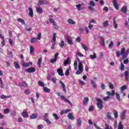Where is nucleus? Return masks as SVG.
Returning a JSON list of instances; mask_svg holds the SVG:
<instances>
[{
    "instance_id": "28",
    "label": "nucleus",
    "mask_w": 129,
    "mask_h": 129,
    "mask_svg": "<svg viewBox=\"0 0 129 129\" xmlns=\"http://www.w3.org/2000/svg\"><path fill=\"white\" fill-rule=\"evenodd\" d=\"M12 98V96L10 95V96H6L5 95H1V98H2V99H5V98Z\"/></svg>"
},
{
    "instance_id": "59",
    "label": "nucleus",
    "mask_w": 129,
    "mask_h": 129,
    "mask_svg": "<svg viewBox=\"0 0 129 129\" xmlns=\"http://www.w3.org/2000/svg\"><path fill=\"white\" fill-rule=\"evenodd\" d=\"M82 48L84 49L85 51L87 50V46L83 44H82Z\"/></svg>"
},
{
    "instance_id": "14",
    "label": "nucleus",
    "mask_w": 129,
    "mask_h": 129,
    "mask_svg": "<svg viewBox=\"0 0 129 129\" xmlns=\"http://www.w3.org/2000/svg\"><path fill=\"white\" fill-rule=\"evenodd\" d=\"M28 10L29 11V15L30 17H31V18H33V17H34V12L33 11V9L29 7Z\"/></svg>"
},
{
    "instance_id": "7",
    "label": "nucleus",
    "mask_w": 129,
    "mask_h": 129,
    "mask_svg": "<svg viewBox=\"0 0 129 129\" xmlns=\"http://www.w3.org/2000/svg\"><path fill=\"white\" fill-rule=\"evenodd\" d=\"M112 2L115 10L118 11L119 7H118V4H117V1L116 0H112Z\"/></svg>"
},
{
    "instance_id": "43",
    "label": "nucleus",
    "mask_w": 129,
    "mask_h": 129,
    "mask_svg": "<svg viewBox=\"0 0 129 129\" xmlns=\"http://www.w3.org/2000/svg\"><path fill=\"white\" fill-rule=\"evenodd\" d=\"M105 129H113L111 126H109V125H108V124L106 123L105 124Z\"/></svg>"
},
{
    "instance_id": "30",
    "label": "nucleus",
    "mask_w": 129,
    "mask_h": 129,
    "mask_svg": "<svg viewBox=\"0 0 129 129\" xmlns=\"http://www.w3.org/2000/svg\"><path fill=\"white\" fill-rule=\"evenodd\" d=\"M113 22L114 29H117V24L116 23V21H115V18L113 19Z\"/></svg>"
},
{
    "instance_id": "34",
    "label": "nucleus",
    "mask_w": 129,
    "mask_h": 129,
    "mask_svg": "<svg viewBox=\"0 0 129 129\" xmlns=\"http://www.w3.org/2000/svg\"><path fill=\"white\" fill-rule=\"evenodd\" d=\"M88 101H89V98L88 97H85L83 102L84 105H86V102H88Z\"/></svg>"
},
{
    "instance_id": "37",
    "label": "nucleus",
    "mask_w": 129,
    "mask_h": 129,
    "mask_svg": "<svg viewBox=\"0 0 129 129\" xmlns=\"http://www.w3.org/2000/svg\"><path fill=\"white\" fill-rule=\"evenodd\" d=\"M77 121L78 122V125L79 126H81V123H82V120H81V118H79L77 120Z\"/></svg>"
},
{
    "instance_id": "18",
    "label": "nucleus",
    "mask_w": 129,
    "mask_h": 129,
    "mask_svg": "<svg viewBox=\"0 0 129 129\" xmlns=\"http://www.w3.org/2000/svg\"><path fill=\"white\" fill-rule=\"evenodd\" d=\"M14 67L16 69H20V68H21V66L19 64V63L18 62L14 61Z\"/></svg>"
},
{
    "instance_id": "4",
    "label": "nucleus",
    "mask_w": 129,
    "mask_h": 129,
    "mask_svg": "<svg viewBox=\"0 0 129 129\" xmlns=\"http://www.w3.org/2000/svg\"><path fill=\"white\" fill-rule=\"evenodd\" d=\"M124 76L125 77V80L128 82L129 81V72L128 71H126L123 73Z\"/></svg>"
},
{
    "instance_id": "45",
    "label": "nucleus",
    "mask_w": 129,
    "mask_h": 129,
    "mask_svg": "<svg viewBox=\"0 0 129 129\" xmlns=\"http://www.w3.org/2000/svg\"><path fill=\"white\" fill-rule=\"evenodd\" d=\"M89 57L93 60V59H95V58H96V54L94 53L93 55H90Z\"/></svg>"
},
{
    "instance_id": "58",
    "label": "nucleus",
    "mask_w": 129,
    "mask_h": 129,
    "mask_svg": "<svg viewBox=\"0 0 129 129\" xmlns=\"http://www.w3.org/2000/svg\"><path fill=\"white\" fill-rule=\"evenodd\" d=\"M0 82H1V85H2L1 88H4V83H3V79H2V78L0 79Z\"/></svg>"
},
{
    "instance_id": "46",
    "label": "nucleus",
    "mask_w": 129,
    "mask_h": 129,
    "mask_svg": "<svg viewBox=\"0 0 129 129\" xmlns=\"http://www.w3.org/2000/svg\"><path fill=\"white\" fill-rule=\"evenodd\" d=\"M42 38V33H39L37 35V37L36 38L37 39V40H41Z\"/></svg>"
},
{
    "instance_id": "52",
    "label": "nucleus",
    "mask_w": 129,
    "mask_h": 129,
    "mask_svg": "<svg viewBox=\"0 0 129 129\" xmlns=\"http://www.w3.org/2000/svg\"><path fill=\"white\" fill-rule=\"evenodd\" d=\"M127 87L126 85L123 86L121 87H120V90L121 91H123V90H125L126 89Z\"/></svg>"
},
{
    "instance_id": "16",
    "label": "nucleus",
    "mask_w": 129,
    "mask_h": 129,
    "mask_svg": "<svg viewBox=\"0 0 129 129\" xmlns=\"http://www.w3.org/2000/svg\"><path fill=\"white\" fill-rule=\"evenodd\" d=\"M61 99H63L65 102H68L69 104H71V102L68 99H67L63 95L60 96Z\"/></svg>"
},
{
    "instance_id": "10",
    "label": "nucleus",
    "mask_w": 129,
    "mask_h": 129,
    "mask_svg": "<svg viewBox=\"0 0 129 129\" xmlns=\"http://www.w3.org/2000/svg\"><path fill=\"white\" fill-rule=\"evenodd\" d=\"M70 111H71V110H70V109L62 110L60 111V115H63V114L69 113V112H70Z\"/></svg>"
},
{
    "instance_id": "60",
    "label": "nucleus",
    "mask_w": 129,
    "mask_h": 129,
    "mask_svg": "<svg viewBox=\"0 0 129 129\" xmlns=\"http://www.w3.org/2000/svg\"><path fill=\"white\" fill-rule=\"evenodd\" d=\"M53 116L55 118V119L58 120V119L59 118V116H58L56 113H53Z\"/></svg>"
},
{
    "instance_id": "1",
    "label": "nucleus",
    "mask_w": 129,
    "mask_h": 129,
    "mask_svg": "<svg viewBox=\"0 0 129 129\" xmlns=\"http://www.w3.org/2000/svg\"><path fill=\"white\" fill-rule=\"evenodd\" d=\"M106 94H107L108 96L103 98L104 101H107L108 99H110V96H114V95H115V91L112 90L111 92H110V91H107Z\"/></svg>"
},
{
    "instance_id": "23",
    "label": "nucleus",
    "mask_w": 129,
    "mask_h": 129,
    "mask_svg": "<svg viewBox=\"0 0 129 129\" xmlns=\"http://www.w3.org/2000/svg\"><path fill=\"white\" fill-rule=\"evenodd\" d=\"M120 11H121V12H122V13H123L124 14H126L127 9L126 8V7H123L121 8Z\"/></svg>"
},
{
    "instance_id": "12",
    "label": "nucleus",
    "mask_w": 129,
    "mask_h": 129,
    "mask_svg": "<svg viewBox=\"0 0 129 129\" xmlns=\"http://www.w3.org/2000/svg\"><path fill=\"white\" fill-rule=\"evenodd\" d=\"M30 42L32 43V44L38 43V39L36 37H32L30 39Z\"/></svg>"
},
{
    "instance_id": "3",
    "label": "nucleus",
    "mask_w": 129,
    "mask_h": 129,
    "mask_svg": "<svg viewBox=\"0 0 129 129\" xmlns=\"http://www.w3.org/2000/svg\"><path fill=\"white\" fill-rule=\"evenodd\" d=\"M120 54L123 58H127L128 56V51H125V48L123 47L121 49Z\"/></svg>"
},
{
    "instance_id": "5",
    "label": "nucleus",
    "mask_w": 129,
    "mask_h": 129,
    "mask_svg": "<svg viewBox=\"0 0 129 129\" xmlns=\"http://www.w3.org/2000/svg\"><path fill=\"white\" fill-rule=\"evenodd\" d=\"M36 71V69L35 68H30L25 70V72L28 73H33V72H35Z\"/></svg>"
},
{
    "instance_id": "64",
    "label": "nucleus",
    "mask_w": 129,
    "mask_h": 129,
    "mask_svg": "<svg viewBox=\"0 0 129 129\" xmlns=\"http://www.w3.org/2000/svg\"><path fill=\"white\" fill-rule=\"evenodd\" d=\"M43 127H44V126H43V124L38 125L37 126L38 129H42L43 128Z\"/></svg>"
},
{
    "instance_id": "63",
    "label": "nucleus",
    "mask_w": 129,
    "mask_h": 129,
    "mask_svg": "<svg viewBox=\"0 0 129 129\" xmlns=\"http://www.w3.org/2000/svg\"><path fill=\"white\" fill-rule=\"evenodd\" d=\"M58 56H59V52H56L54 55V59H58Z\"/></svg>"
},
{
    "instance_id": "51",
    "label": "nucleus",
    "mask_w": 129,
    "mask_h": 129,
    "mask_svg": "<svg viewBox=\"0 0 129 129\" xmlns=\"http://www.w3.org/2000/svg\"><path fill=\"white\" fill-rule=\"evenodd\" d=\"M45 121H46V122L47 123V124H51V122L50 120H49V119L48 118H45L44 119Z\"/></svg>"
},
{
    "instance_id": "9",
    "label": "nucleus",
    "mask_w": 129,
    "mask_h": 129,
    "mask_svg": "<svg viewBox=\"0 0 129 129\" xmlns=\"http://www.w3.org/2000/svg\"><path fill=\"white\" fill-rule=\"evenodd\" d=\"M21 115L25 118H28V117H29V114L28 113V112L25 111V110H24L23 112L22 113Z\"/></svg>"
},
{
    "instance_id": "62",
    "label": "nucleus",
    "mask_w": 129,
    "mask_h": 129,
    "mask_svg": "<svg viewBox=\"0 0 129 129\" xmlns=\"http://www.w3.org/2000/svg\"><path fill=\"white\" fill-rule=\"evenodd\" d=\"M128 62H129L128 58H126L125 60H123V64H127Z\"/></svg>"
},
{
    "instance_id": "15",
    "label": "nucleus",
    "mask_w": 129,
    "mask_h": 129,
    "mask_svg": "<svg viewBox=\"0 0 129 129\" xmlns=\"http://www.w3.org/2000/svg\"><path fill=\"white\" fill-rule=\"evenodd\" d=\"M36 11L37 13H38V14H42L43 13V9H42V8H40V7H36Z\"/></svg>"
},
{
    "instance_id": "17",
    "label": "nucleus",
    "mask_w": 129,
    "mask_h": 129,
    "mask_svg": "<svg viewBox=\"0 0 129 129\" xmlns=\"http://www.w3.org/2000/svg\"><path fill=\"white\" fill-rule=\"evenodd\" d=\"M30 65H33V62H32V61H30L28 63L24 62L23 63V67H30Z\"/></svg>"
},
{
    "instance_id": "6",
    "label": "nucleus",
    "mask_w": 129,
    "mask_h": 129,
    "mask_svg": "<svg viewBox=\"0 0 129 129\" xmlns=\"http://www.w3.org/2000/svg\"><path fill=\"white\" fill-rule=\"evenodd\" d=\"M38 6H43V5H48L47 1L39 0L38 1Z\"/></svg>"
},
{
    "instance_id": "40",
    "label": "nucleus",
    "mask_w": 129,
    "mask_h": 129,
    "mask_svg": "<svg viewBox=\"0 0 129 129\" xmlns=\"http://www.w3.org/2000/svg\"><path fill=\"white\" fill-rule=\"evenodd\" d=\"M43 90H44V92H46V93H48L50 91V89H49L47 87H44L43 88Z\"/></svg>"
},
{
    "instance_id": "42",
    "label": "nucleus",
    "mask_w": 129,
    "mask_h": 129,
    "mask_svg": "<svg viewBox=\"0 0 129 129\" xmlns=\"http://www.w3.org/2000/svg\"><path fill=\"white\" fill-rule=\"evenodd\" d=\"M49 21L50 23L53 24V26H56V22H55V21L53 19H49Z\"/></svg>"
},
{
    "instance_id": "19",
    "label": "nucleus",
    "mask_w": 129,
    "mask_h": 129,
    "mask_svg": "<svg viewBox=\"0 0 129 129\" xmlns=\"http://www.w3.org/2000/svg\"><path fill=\"white\" fill-rule=\"evenodd\" d=\"M68 117L69 118V119H71V120H74V119H75V118L73 116L72 113H69L68 115Z\"/></svg>"
},
{
    "instance_id": "20",
    "label": "nucleus",
    "mask_w": 129,
    "mask_h": 129,
    "mask_svg": "<svg viewBox=\"0 0 129 129\" xmlns=\"http://www.w3.org/2000/svg\"><path fill=\"white\" fill-rule=\"evenodd\" d=\"M60 83L61 85V87H62V90L63 91H64V92H66V87L65 86V84L63 83L61 81H60Z\"/></svg>"
},
{
    "instance_id": "8",
    "label": "nucleus",
    "mask_w": 129,
    "mask_h": 129,
    "mask_svg": "<svg viewBox=\"0 0 129 129\" xmlns=\"http://www.w3.org/2000/svg\"><path fill=\"white\" fill-rule=\"evenodd\" d=\"M66 40L69 45H73V41H72V39H71L70 36H67Z\"/></svg>"
},
{
    "instance_id": "24",
    "label": "nucleus",
    "mask_w": 129,
    "mask_h": 129,
    "mask_svg": "<svg viewBox=\"0 0 129 129\" xmlns=\"http://www.w3.org/2000/svg\"><path fill=\"white\" fill-rule=\"evenodd\" d=\"M78 69L79 70H82V71H83V65L82 64V62H81V61H80L79 63Z\"/></svg>"
},
{
    "instance_id": "50",
    "label": "nucleus",
    "mask_w": 129,
    "mask_h": 129,
    "mask_svg": "<svg viewBox=\"0 0 129 129\" xmlns=\"http://www.w3.org/2000/svg\"><path fill=\"white\" fill-rule=\"evenodd\" d=\"M76 8L78 9V11H81V4H78L76 6Z\"/></svg>"
},
{
    "instance_id": "38",
    "label": "nucleus",
    "mask_w": 129,
    "mask_h": 129,
    "mask_svg": "<svg viewBox=\"0 0 129 129\" xmlns=\"http://www.w3.org/2000/svg\"><path fill=\"white\" fill-rule=\"evenodd\" d=\"M120 70L121 71H123V70H124V64H123V63H122V61H121V64H120Z\"/></svg>"
},
{
    "instance_id": "53",
    "label": "nucleus",
    "mask_w": 129,
    "mask_h": 129,
    "mask_svg": "<svg viewBox=\"0 0 129 129\" xmlns=\"http://www.w3.org/2000/svg\"><path fill=\"white\" fill-rule=\"evenodd\" d=\"M89 5L91 6V7H95V4H94V2L93 1H90L89 2Z\"/></svg>"
},
{
    "instance_id": "26",
    "label": "nucleus",
    "mask_w": 129,
    "mask_h": 129,
    "mask_svg": "<svg viewBox=\"0 0 129 129\" xmlns=\"http://www.w3.org/2000/svg\"><path fill=\"white\" fill-rule=\"evenodd\" d=\"M31 119H35V118H37L38 117V115L37 114H32L30 116Z\"/></svg>"
},
{
    "instance_id": "47",
    "label": "nucleus",
    "mask_w": 129,
    "mask_h": 129,
    "mask_svg": "<svg viewBox=\"0 0 129 129\" xmlns=\"http://www.w3.org/2000/svg\"><path fill=\"white\" fill-rule=\"evenodd\" d=\"M38 83L39 86H41L42 87H44L45 86L44 83L42 82L41 81H39Z\"/></svg>"
},
{
    "instance_id": "22",
    "label": "nucleus",
    "mask_w": 129,
    "mask_h": 129,
    "mask_svg": "<svg viewBox=\"0 0 129 129\" xmlns=\"http://www.w3.org/2000/svg\"><path fill=\"white\" fill-rule=\"evenodd\" d=\"M110 114H111L109 112L107 113V117L108 119H109V120H114V118H113Z\"/></svg>"
},
{
    "instance_id": "13",
    "label": "nucleus",
    "mask_w": 129,
    "mask_h": 129,
    "mask_svg": "<svg viewBox=\"0 0 129 129\" xmlns=\"http://www.w3.org/2000/svg\"><path fill=\"white\" fill-rule=\"evenodd\" d=\"M56 71L59 76H64V74L63 73V70L62 69H58L56 70Z\"/></svg>"
},
{
    "instance_id": "31",
    "label": "nucleus",
    "mask_w": 129,
    "mask_h": 129,
    "mask_svg": "<svg viewBox=\"0 0 129 129\" xmlns=\"http://www.w3.org/2000/svg\"><path fill=\"white\" fill-rule=\"evenodd\" d=\"M41 64H42V57H40L37 61V65L38 67H41Z\"/></svg>"
},
{
    "instance_id": "33",
    "label": "nucleus",
    "mask_w": 129,
    "mask_h": 129,
    "mask_svg": "<svg viewBox=\"0 0 129 129\" xmlns=\"http://www.w3.org/2000/svg\"><path fill=\"white\" fill-rule=\"evenodd\" d=\"M115 95H116V98L118 100V101H120V100H121L120 99V96L119 94L116 93Z\"/></svg>"
},
{
    "instance_id": "32",
    "label": "nucleus",
    "mask_w": 129,
    "mask_h": 129,
    "mask_svg": "<svg viewBox=\"0 0 129 129\" xmlns=\"http://www.w3.org/2000/svg\"><path fill=\"white\" fill-rule=\"evenodd\" d=\"M30 52L31 55H34V46H30Z\"/></svg>"
},
{
    "instance_id": "29",
    "label": "nucleus",
    "mask_w": 129,
    "mask_h": 129,
    "mask_svg": "<svg viewBox=\"0 0 129 129\" xmlns=\"http://www.w3.org/2000/svg\"><path fill=\"white\" fill-rule=\"evenodd\" d=\"M69 62H70V58L68 57L66 60L63 62V64L64 66H66L68 64H69Z\"/></svg>"
},
{
    "instance_id": "27",
    "label": "nucleus",
    "mask_w": 129,
    "mask_h": 129,
    "mask_svg": "<svg viewBox=\"0 0 129 129\" xmlns=\"http://www.w3.org/2000/svg\"><path fill=\"white\" fill-rule=\"evenodd\" d=\"M113 114L115 118H117V117H118V112H117L116 110H114L113 111Z\"/></svg>"
},
{
    "instance_id": "11",
    "label": "nucleus",
    "mask_w": 129,
    "mask_h": 129,
    "mask_svg": "<svg viewBox=\"0 0 129 129\" xmlns=\"http://www.w3.org/2000/svg\"><path fill=\"white\" fill-rule=\"evenodd\" d=\"M126 112V110H124L120 115V119L123 120L125 118V113Z\"/></svg>"
},
{
    "instance_id": "25",
    "label": "nucleus",
    "mask_w": 129,
    "mask_h": 129,
    "mask_svg": "<svg viewBox=\"0 0 129 129\" xmlns=\"http://www.w3.org/2000/svg\"><path fill=\"white\" fill-rule=\"evenodd\" d=\"M17 21L19 22V23H21L22 25H26V22H25V20L22 19V18H19L17 19Z\"/></svg>"
},
{
    "instance_id": "44",
    "label": "nucleus",
    "mask_w": 129,
    "mask_h": 129,
    "mask_svg": "<svg viewBox=\"0 0 129 129\" xmlns=\"http://www.w3.org/2000/svg\"><path fill=\"white\" fill-rule=\"evenodd\" d=\"M83 72V71L81 70H79L76 72V74L77 75H80Z\"/></svg>"
},
{
    "instance_id": "57",
    "label": "nucleus",
    "mask_w": 129,
    "mask_h": 129,
    "mask_svg": "<svg viewBox=\"0 0 129 129\" xmlns=\"http://www.w3.org/2000/svg\"><path fill=\"white\" fill-rule=\"evenodd\" d=\"M121 55V54L120 53V52H119V51H116V57H120V55Z\"/></svg>"
},
{
    "instance_id": "48",
    "label": "nucleus",
    "mask_w": 129,
    "mask_h": 129,
    "mask_svg": "<svg viewBox=\"0 0 129 129\" xmlns=\"http://www.w3.org/2000/svg\"><path fill=\"white\" fill-rule=\"evenodd\" d=\"M64 75L66 76H69L70 75V72H69V70L68 69L64 73Z\"/></svg>"
},
{
    "instance_id": "49",
    "label": "nucleus",
    "mask_w": 129,
    "mask_h": 129,
    "mask_svg": "<svg viewBox=\"0 0 129 129\" xmlns=\"http://www.w3.org/2000/svg\"><path fill=\"white\" fill-rule=\"evenodd\" d=\"M103 27H107L108 26V21H106L103 23Z\"/></svg>"
},
{
    "instance_id": "39",
    "label": "nucleus",
    "mask_w": 129,
    "mask_h": 129,
    "mask_svg": "<svg viewBox=\"0 0 129 129\" xmlns=\"http://www.w3.org/2000/svg\"><path fill=\"white\" fill-rule=\"evenodd\" d=\"M91 84L93 87L94 88V89H96V84H95V83H94V81L91 80Z\"/></svg>"
},
{
    "instance_id": "56",
    "label": "nucleus",
    "mask_w": 129,
    "mask_h": 129,
    "mask_svg": "<svg viewBox=\"0 0 129 129\" xmlns=\"http://www.w3.org/2000/svg\"><path fill=\"white\" fill-rule=\"evenodd\" d=\"M4 112L5 114H7L10 112V110H9V108L5 109Z\"/></svg>"
},
{
    "instance_id": "35",
    "label": "nucleus",
    "mask_w": 129,
    "mask_h": 129,
    "mask_svg": "<svg viewBox=\"0 0 129 129\" xmlns=\"http://www.w3.org/2000/svg\"><path fill=\"white\" fill-rule=\"evenodd\" d=\"M117 129H123V125L121 122H119Z\"/></svg>"
},
{
    "instance_id": "61",
    "label": "nucleus",
    "mask_w": 129,
    "mask_h": 129,
    "mask_svg": "<svg viewBox=\"0 0 129 129\" xmlns=\"http://www.w3.org/2000/svg\"><path fill=\"white\" fill-rule=\"evenodd\" d=\"M109 48H111V47H113V42L110 41V44L108 45Z\"/></svg>"
},
{
    "instance_id": "2",
    "label": "nucleus",
    "mask_w": 129,
    "mask_h": 129,
    "mask_svg": "<svg viewBox=\"0 0 129 129\" xmlns=\"http://www.w3.org/2000/svg\"><path fill=\"white\" fill-rule=\"evenodd\" d=\"M97 101V106L99 109H102L103 108V101L99 98H96Z\"/></svg>"
},
{
    "instance_id": "54",
    "label": "nucleus",
    "mask_w": 129,
    "mask_h": 129,
    "mask_svg": "<svg viewBox=\"0 0 129 129\" xmlns=\"http://www.w3.org/2000/svg\"><path fill=\"white\" fill-rule=\"evenodd\" d=\"M52 40L53 41L54 43H55V42H56V33H54L53 34Z\"/></svg>"
},
{
    "instance_id": "41",
    "label": "nucleus",
    "mask_w": 129,
    "mask_h": 129,
    "mask_svg": "<svg viewBox=\"0 0 129 129\" xmlns=\"http://www.w3.org/2000/svg\"><path fill=\"white\" fill-rule=\"evenodd\" d=\"M108 85L110 89H113V88H114V86L113 85V84L111 83V82L109 83Z\"/></svg>"
},
{
    "instance_id": "21",
    "label": "nucleus",
    "mask_w": 129,
    "mask_h": 129,
    "mask_svg": "<svg viewBox=\"0 0 129 129\" xmlns=\"http://www.w3.org/2000/svg\"><path fill=\"white\" fill-rule=\"evenodd\" d=\"M68 23L70 25H76V22L71 19L68 20Z\"/></svg>"
},
{
    "instance_id": "55",
    "label": "nucleus",
    "mask_w": 129,
    "mask_h": 129,
    "mask_svg": "<svg viewBox=\"0 0 129 129\" xmlns=\"http://www.w3.org/2000/svg\"><path fill=\"white\" fill-rule=\"evenodd\" d=\"M74 67L75 70H77V61H75L74 64Z\"/></svg>"
},
{
    "instance_id": "36",
    "label": "nucleus",
    "mask_w": 129,
    "mask_h": 129,
    "mask_svg": "<svg viewBox=\"0 0 129 129\" xmlns=\"http://www.w3.org/2000/svg\"><path fill=\"white\" fill-rule=\"evenodd\" d=\"M59 45L60 46V48H63V47L65 46V43L64 42V41L61 40L60 41V43H59Z\"/></svg>"
}]
</instances>
